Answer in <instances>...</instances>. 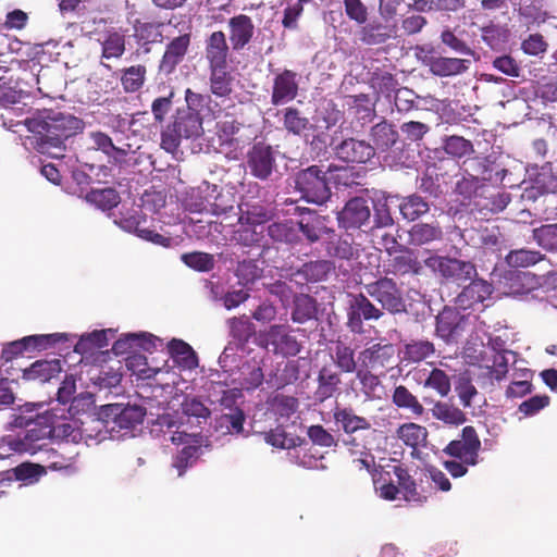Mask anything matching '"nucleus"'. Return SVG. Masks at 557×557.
I'll use <instances>...</instances> for the list:
<instances>
[{"label":"nucleus","instance_id":"obj_1","mask_svg":"<svg viewBox=\"0 0 557 557\" xmlns=\"http://www.w3.org/2000/svg\"><path fill=\"white\" fill-rule=\"evenodd\" d=\"M185 104L178 107L171 116L170 123L161 133V148L174 153L182 139H196L203 134V115L208 111L214 115L210 107V95H203L187 88L184 92Z\"/></svg>","mask_w":557,"mask_h":557},{"label":"nucleus","instance_id":"obj_2","mask_svg":"<svg viewBox=\"0 0 557 557\" xmlns=\"http://www.w3.org/2000/svg\"><path fill=\"white\" fill-rule=\"evenodd\" d=\"M24 125L39 136L37 145L40 151L60 148L67 138L84 129L81 119L52 109L36 110L25 119Z\"/></svg>","mask_w":557,"mask_h":557},{"label":"nucleus","instance_id":"obj_3","mask_svg":"<svg viewBox=\"0 0 557 557\" xmlns=\"http://www.w3.org/2000/svg\"><path fill=\"white\" fill-rule=\"evenodd\" d=\"M295 188L308 202L322 205L331 197V188L324 172L318 165H311L296 173Z\"/></svg>","mask_w":557,"mask_h":557},{"label":"nucleus","instance_id":"obj_4","mask_svg":"<svg viewBox=\"0 0 557 557\" xmlns=\"http://www.w3.org/2000/svg\"><path fill=\"white\" fill-rule=\"evenodd\" d=\"M367 295L379 304L382 311L391 314H399L406 311V302L403 292L396 281L388 276L367 283L363 286Z\"/></svg>","mask_w":557,"mask_h":557},{"label":"nucleus","instance_id":"obj_5","mask_svg":"<svg viewBox=\"0 0 557 557\" xmlns=\"http://www.w3.org/2000/svg\"><path fill=\"white\" fill-rule=\"evenodd\" d=\"M424 265L443 278L461 285L476 275L475 265L470 261L444 256H430Z\"/></svg>","mask_w":557,"mask_h":557},{"label":"nucleus","instance_id":"obj_6","mask_svg":"<svg viewBox=\"0 0 557 557\" xmlns=\"http://www.w3.org/2000/svg\"><path fill=\"white\" fill-rule=\"evenodd\" d=\"M383 315L382 309L370 300L367 293H359L351 297L347 311V326L354 334H362L363 321H377Z\"/></svg>","mask_w":557,"mask_h":557},{"label":"nucleus","instance_id":"obj_7","mask_svg":"<svg viewBox=\"0 0 557 557\" xmlns=\"http://www.w3.org/2000/svg\"><path fill=\"white\" fill-rule=\"evenodd\" d=\"M191 38V26H187L185 32L166 42L158 65L160 74L168 76L176 71V67L186 59L190 50Z\"/></svg>","mask_w":557,"mask_h":557},{"label":"nucleus","instance_id":"obj_8","mask_svg":"<svg viewBox=\"0 0 557 557\" xmlns=\"http://www.w3.org/2000/svg\"><path fill=\"white\" fill-rule=\"evenodd\" d=\"M263 346L275 355L294 357L300 352L301 345L292 335L288 326L283 324L271 325L262 335Z\"/></svg>","mask_w":557,"mask_h":557},{"label":"nucleus","instance_id":"obj_9","mask_svg":"<svg viewBox=\"0 0 557 557\" xmlns=\"http://www.w3.org/2000/svg\"><path fill=\"white\" fill-rule=\"evenodd\" d=\"M480 448L481 441L476 430L471 425H467L462 429L460 438L451 441L443 451L466 465L475 466Z\"/></svg>","mask_w":557,"mask_h":557},{"label":"nucleus","instance_id":"obj_10","mask_svg":"<svg viewBox=\"0 0 557 557\" xmlns=\"http://www.w3.org/2000/svg\"><path fill=\"white\" fill-rule=\"evenodd\" d=\"M246 158L250 174L261 181L268 180L276 168L275 151L263 141L255 143Z\"/></svg>","mask_w":557,"mask_h":557},{"label":"nucleus","instance_id":"obj_11","mask_svg":"<svg viewBox=\"0 0 557 557\" xmlns=\"http://www.w3.org/2000/svg\"><path fill=\"white\" fill-rule=\"evenodd\" d=\"M38 414L34 420L27 421L26 433L22 438H15L10 442L12 449L20 453L36 454L38 450H42V445L38 444L41 440L52 438L53 429H50L49 423H39Z\"/></svg>","mask_w":557,"mask_h":557},{"label":"nucleus","instance_id":"obj_12","mask_svg":"<svg viewBox=\"0 0 557 557\" xmlns=\"http://www.w3.org/2000/svg\"><path fill=\"white\" fill-rule=\"evenodd\" d=\"M371 210L368 200L363 197H354L349 199L337 215L339 226L349 228H360L369 222Z\"/></svg>","mask_w":557,"mask_h":557},{"label":"nucleus","instance_id":"obj_13","mask_svg":"<svg viewBox=\"0 0 557 557\" xmlns=\"http://www.w3.org/2000/svg\"><path fill=\"white\" fill-rule=\"evenodd\" d=\"M298 74L292 70H283L274 75L271 103L273 106L285 104L298 96Z\"/></svg>","mask_w":557,"mask_h":557},{"label":"nucleus","instance_id":"obj_14","mask_svg":"<svg viewBox=\"0 0 557 557\" xmlns=\"http://www.w3.org/2000/svg\"><path fill=\"white\" fill-rule=\"evenodd\" d=\"M400 253L389 260L387 273L397 277L420 276L423 274V263L418 259L416 252L401 247Z\"/></svg>","mask_w":557,"mask_h":557},{"label":"nucleus","instance_id":"obj_15","mask_svg":"<svg viewBox=\"0 0 557 557\" xmlns=\"http://www.w3.org/2000/svg\"><path fill=\"white\" fill-rule=\"evenodd\" d=\"M336 156L347 163H366L375 154V149L364 140L348 138L335 148Z\"/></svg>","mask_w":557,"mask_h":557},{"label":"nucleus","instance_id":"obj_16","mask_svg":"<svg viewBox=\"0 0 557 557\" xmlns=\"http://www.w3.org/2000/svg\"><path fill=\"white\" fill-rule=\"evenodd\" d=\"M230 47L222 30L213 32L205 41V57L209 69L227 67Z\"/></svg>","mask_w":557,"mask_h":557},{"label":"nucleus","instance_id":"obj_17","mask_svg":"<svg viewBox=\"0 0 557 557\" xmlns=\"http://www.w3.org/2000/svg\"><path fill=\"white\" fill-rule=\"evenodd\" d=\"M395 356V348L392 344L376 343L364 348L359 358L361 359V367L377 370L385 369L391 366Z\"/></svg>","mask_w":557,"mask_h":557},{"label":"nucleus","instance_id":"obj_18","mask_svg":"<svg viewBox=\"0 0 557 557\" xmlns=\"http://www.w3.org/2000/svg\"><path fill=\"white\" fill-rule=\"evenodd\" d=\"M230 41L234 51L243 50L252 39L255 25L250 16L238 14L228 20Z\"/></svg>","mask_w":557,"mask_h":557},{"label":"nucleus","instance_id":"obj_19","mask_svg":"<svg viewBox=\"0 0 557 557\" xmlns=\"http://www.w3.org/2000/svg\"><path fill=\"white\" fill-rule=\"evenodd\" d=\"M238 223L262 227L274 216L273 209L261 201H242L237 205Z\"/></svg>","mask_w":557,"mask_h":557},{"label":"nucleus","instance_id":"obj_20","mask_svg":"<svg viewBox=\"0 0 557 557\" xmlns=\"http://www.w3.org/2000/svg\"><path fill=\"white\" fill-rule=\"evenodd\" d=\"M470 281V284L462 289L456 299L458 306L463 310L471 309L475 305L482 304L490 298L494 289L492 284L482 278L472 277Z\"/></svg>","mask_w":557,"mask_h":557},{"label":"nucleus","instance_id":"obj_21","mask_svg":"<svg viewBox=\"0 0 557 557\" xmlns=\"http://www.w3.org/2000/svg\"><path fill=\"white\" fill-rule=\"evenodd\" d=\"M465 317L456 309L444 308L436 317V333L440 337L449 342L460 335L463 330Z\"/></svg>","mask_w":557,"mask_h":557},{"label":"nucleus","instance_id":"obj_22","mask_svg":"<svg viewBox=\"0 0 557 557\" xmlns=\"http://www.w3.org/2000/svg\"><path fill=\"white\" fill-rule=\"evenodd\" d=\"M317 383L314 396L317 400L323 403L338 392L342 384V373L331 364H324L318 373Z\"/></svg>","mask_w":557,"mask_h":557},{"label":"nucleus","instance_id":"obj_23","mask_svg":"<svg viewBox=\"0 0 557 557\" xmlns=\"http://www.w3.org/2000/svg\"><path fill=\"white\" fill-rule=\"evenodd\" d=\"M66 445L59 444L58 448H46L40 450L42 453L41 461L46 468V472L50 471H64L66 473L74 472L75 456L65 454Z\"/></svg>","mask_w":557,"mask_h":557},{"label":"nucleus","instance_id":"obj_24","mask_svg":"<svg viewBox=\"0 0 557 557\" xmlns=\"http://www.w3.org/2000/svg\"><path fill=\"white\" fill-rule=\"evenodd\" d=\"M330 356L335 369L342 374L356 373L359 370L355 349L343 341L334 343Z\"/></svg>","mask_w":557,"mask_h":557},{"label":"nucleus","instance_id":"obj_25","mask_svg":"<svg viewBox=\"0 0 557 557\" xmlns=\"http://www.w3.org/2000/svg\"><path fill=\"white\" fill-rule=\"evenodd\" d=\"M394 474L396 476V483L399 486V492L404 500L417 505H422L428 500V496L418 491L416 481L409 474L406 468L401 466H395Z\"/></svg>","mask_w":557,"mask_h":557},{"label":"nucleus","instance_id":"obj_26","mask_svg":"<svg viewBox=\"0 0 557 557\" xmlns=\"http://www.w3.org/2000/svg\"><path fill=\"white\" fill-rule=\"evenodd\" d=\"M45 474L46 468L42 465L22 462L18 466L0 473V484L4 482L10 484L14 480L28 482L32 484L37 482Z\"/></svg>","mask_w":557,"mask_h":557},{"label":"nucleus","instance_id":"obj_27","mask_svg":"<svg viewBox=\"0 0 557 557\" xmlns=\"http://www.w3.org/2000/svg\"><path fill=\"white\" fill-rule=\"evenodd\" d=\"M435 345L429 339H410L404 343L400 350L401 360L407 363L422 362L435 356Z\"/></svg>","mask_w":557,"mask_h":557},{"label":"nucleus","instance_id":"obj_28","mask_svg":"<svg viewBox=\"0 0 557 557\" xmlns=\"http://www.w3.org/2000/svg\"><path fill=\"white\" fill-rule=\"evenodd\" d=\"M61 371L62 367L59 359L37 360L24 370L22 377L25 381L46 383L58 376Z\"/></svg>","mask_w":557,"mask_h":557},{"label":"nucleus","instance_id":"obj_29","mask_svg":"<svg viewBox=\"0 0 557 557\" xmlns=\"http://www.w3.org/2000/svg\"><path fill=\"white\" fill-rule=\"evenodd\" d=\"M469 60L459 58L432 57L429 61L430 72L440 77L462 74L469 69Z\"/></svg>","mask_w":557,"mask_h":557},{"label":"nucleus","instance_id":"obj_30","mask_svg":"<svg viewBox=\"0 0 557 557\" xmlns=\"http://www.w3.org/2000/svg\"><path fill=\"white\" fill-rule=\"evenodd\" d=\"M409 244L424 246L443 239V230L438 222L416 223L408 231Z\"/></svg>","mask_w":557,"mask_h":557},{"label":"nucleus","instance_id":"obj_31","mask_svg":"<svg viewBox=\"0 0 557 557\" xmlns=\"http://www.w3.org/2000/svg\"><path fill=\"white\" fill-rule=\"evenodd\" d=\"M168 350L174 362L182 369L193 370L198 367V357L193 347L183 339L173 338Z\"/></svg>","mask_w":557,"mask_h":557},{"label":"nucleus","instance_id":"obj_32","mask_svg":"<svg viewBox=\"0 0 557 557\" xmlns=\"http://www.w3.org/2000/svg\"><path fill=\"white\" fill-rule=\"evenodd\" d=\"M397 198L399 200V213L408 222H414L430 211L429 202L417 194Z\"/></svg>","mask_w":557,"mask_h":557},{"label":"nucleus","instance_id":"obj_33","mask_svg":"<svg viewBox=\"0 0 557 557\" xmlns=\"http://www.w3.org/2000/svg\"><path fill=\"white\" fill-rule=\"evenodd\" d=\"M58 411L55 408L45 411L39 417V423H49L50 429H53L52 438L67 440L73 436L75 429L66 421L65 409H61L60 414Z\"/></svg>","mask_w":557,"mask_h":557},{"label":"nucleus","instance_id":"obj_34","mask_svg":"<svg viewBox=\"0 0 557 557\" xmlns=\"http://www.w3.org/2000/svg\"><path fill=\"white\" fill-rule=\"evenodd\" d=\"M333 417L335 422L341 424L346 434L371 429L370 421L364 417L356 414L352 408H337Z\"/></svg>","mask_w":557,"mask_h":557},{"label":"nucleus","instance_id":"obj_35","mask_svg":"<svg viewBox=\"0 0 557 557\" xmlns=\"http://www.w3.org/2000/svg\"><path fill=\"white\" fill-rule=\"evenodd\" d=\"M292 320L295 323L304 324L317 319L318 302L315 298L307 294H298L293 299Z\"/></svg>","mask_w":557,"mask_h":557},{"label":"nucleus","instance_id":"obj_36","mask_svg":"<svg viewBox=\"0 0 557 557\" xmlns=\"http://www.w3.org/2000/svg\"><path fill=\"white\" fill-rule=\"evenodd\" d=\"M147 79V67L144 64L131 65L120 70V83L126 94L139 91Z\"/></svg>","mask_w":557,"mask_h":557},{"label":"nucleus","instance_id":"obj_37","mask_svg":"<svg viewBox=\"0 0 557 557\" xmlns=\"http://www.w3.org/2000/svg\"><path fill=\"white\" fill-rule=\"evenodd\" d=\"M392 401L397 408L408 410L414 418L424 413L422 404L405 385H398L394 388Z\"/></svg>","mask_w":557,"mask_h":557},{"label":"nucleus","instance_id":"obj_38","mask_svg":"<svg viewBox=\"0 0 557 557\" xmlns=\"http://www.w3.org/2000/svg\"><path fill=\"white\" fill-rule=\"evenodd\" d=\"M326 253L341 260H352L359 256L358 249L348 237L332 236L325 244Z\"/></svg>","mask_w":557,"mask_h":557},{"label":"nucleus","instance_id":"obj_39","mask_svg":"<svg viewBox=\"0 0 557 557\" xmlns=\"http://www.w3.org/2000/svg\"><path fill=\"white\" fill-rule=\"evenodd\" d=\"M393 28L381 22H372L361 27L359 39L368 46L381 45L392 37Z\"/></svg>","mask_w":557,"mask_h":557},{"label":"nucleus","instance_id":"obj_40","mask_svg":"<svg viewBox=\"0 0 557 557\" xmlns=\"http://www.w3.org/2000/svg\"><path fill=\"white\" fill-rule=\"evenodd\" d=\"M114 424L120 430H132L137 424L143 423L146 411L140 406H126L124 408L115 407Z\"/></svg>","mask_w":557,"mask_h":557},{"label":"nucleus","instance_id":"obj_41","mask_svg":"<svg viewBox=\"0 0 557 557\" xmlns=\"http://www.w3.org/2000/svg\"><path fill=\"white\" fill-rule=\"evenodd\" d=\"M397 436L406 446L417 448L426 442L428 430L423 425L408 422L397 429Z\"/></svg>","mask_w":557,"mask_h":557},{"label":"nucleus","instance_id":"obj_42","mask_svg":"<svg viewBox=\"0 0 557 557\" xmlns=\"http://www.w3.org/2000/svg\"><path fill=\"white\" fill-rule=\"evenodd\" d=\"M334 269L335 264L330 260H315L304 263L298 273L308 282L317 283L324 281Z\"/></svg>","mask_w":557,"mask_h":557},{"label":"nucleus","instance_id":"obj_43","mask_svg":"<svg viewBox=\"0 0 557 557\" xmlns=\"http://www.w3.org/2000/svg\"><path fill=\"white\" fill-rule=\"evenodd\" d=\"M283 125L288 133L294 135H300L313 128L309 119L294 107H288L283 111Z\"/></svg>","mask_w":557,"mask_h":557},{"label":"nucleus","instance_id":"obj_44","mask_svg":"<svg viewBox=\"0 0 557 557\" xmlns=\"http://www.w3.org/2000/svg\"><path fill=\"white\" fill-rule=\"evenodd\" d=\"M545 257L546 256L539 250L521 248L509 251L505 259L509 267L528 268L543 261Z\"/></svg>","mask_w":557,"mask_h":557},{"label":"nucleus","instance_id":"obj_45","mask_svg":"<svg viewBox=\"0 0 557 557\" xmlns=\"http://www.w3.org/2000/svg\"><path fill=\"white\" fill-rule=\"evenodd\" d=\"M227 323L232 338L239 346H245L256 333L255 324L246 317L232 318Z\"/></svg>","mask_w":557,"mask_h":557},{"label":"nucleus","instance_id":"obj_46","mask_svg":"<svg viewBox=\"0 0 557 557\" xmlns=\"http://www.w3.org/2000/svg\"><path fill=\"white\" fill-rule=\"evenodd\" d=\"M431 411L435 419L447 424L460 425L467 421V417L462 410L447 403H435Z\"/></svg>","mask_w":557,"mask_h":557},{"label":"nucleus","instance_id":"obj_47","mask_svg":"<svg viewBox=\"0 0 557 557\" xmlns=\"http://www.w3.org/2000/svg\"><path fill=\"white\" fill-rule=\"evenodd\" d=\"M532 238L544 250L557 253V224H543L532 230Z\"/></svg>","mask_w":557,"mask_h":557},{"label":"nucleus","instance_id":"obj_48","mask_svg":"<svg viewBox=\"0 0 557 557\" xmlns=\"http://www.w3.org/2000/svg\"><path fill=\"white\" fill-rule=\"evenodd\" d=\"M86 200L102 211H108L119 205L120 195L113 188L92 189L86 195Z\"/></svg>","mask_w":557,"mask_h":557},{"label":"nucleus","instance_id":"obj_49","mask_svg":"<svg viewBox=\"0 0 557 557\" xmlns=\"http://www.w3.org/2000/svg\"><path fill=\"white\" fill-rule=\"evenodd\" d=\"M356 379L358 380L361 386V392L367 399L380 398L377 392L382 387V383L380 377L374 374L372 370L363 367L359 368L356 372Z\"/></svg>","mask_w":557,"mask_h":557},{"label":"nucleus","instance_id":"obj_50","mask_svg":"<svg viewBox=\"0 0 557 557\" xmlns=\"http://www.w3.org/2000/svg\"><path fill=\"white\" fill-rule=\"evenodd\" d=\"M226 69L227 67L209 69L210 90L213 95L218 97H226L232 91V78L230 74L226 72Z\"/></svg>","mask_w":557,"mask_h":557},{"label":"nucleus","instance_id":"obj_51","mask_svg":"<svg viewBox=\"0 0 557 557\" xmlns=\"http://www.w3.org/2000/svg\"><path fill=\"white\" fill-rule=\"evenodd\" d=\"M371 137L379 149H388L398 139V133L387 122L375 124L371 128Z\"/></svg>","mask_w":557,"mask_h":557},{"label":"nucleus","instance_id":"obj_52","mask_svg":"<svg viewBox=\"0 0 557 557\" xmlns=\"http://www.w3.org/2000/svg\"><path fill=\"white\" fill-rule=\"evenodd\" d=\"M200 447L196 444L185 445L173 458L172 466L177 470V475L182 476L198 459Z\"/></svg>","mask_w":557,"mask_h":557},{"label":"nucleus","instance_id":"obj_53","mask_svg":"<svg viewBox=\"0 0 557 557\" xmlns=\"http://www.w3.org/2000/svg\"><path fill=\"white\" fill-rule=\"evenodd\" d=\"M109 345L108 333L106 330H97L91 333L82 335L75 345V351L84 354L86 350L95 348L101 349Z\"/></svg>","mask_w":557,"mask_h":557},{"label":"nucleus","instance_id":"obj_54","mask_svg":"<svg viewBox=\"0 0 557 557\" xmlns=\"http://www.w3.org/2000/svg\"><path fill=\"white\" fill-rule=\"evenodd\" d=\"M101 47L102 58L119 59L125 52V36L117 32L109 33L104 40L101 42Z\"/></svg>","mask_w":557,"mask_h":557},{"label":"nucleus","instance_id":"obj_55","mask_svg":"<svg viewBox=\"0 0 557 557\" xmlns=\"http://www.w3.org/2000/svg\"><path fill=\"white\" fill-rule=\"evenodd\" d=\"M65 334H42V335H29L23 337V344L25 351L45 350L61 339H65Z\"/></svg>","mask_w":557,"mask_h":557},{"label":"nucleus","instance_id":"obj_56","mask_svg":"<svg viewBox=\"0 0 557 557\" xmlns=\"http://www.w3.org/2000/svg\"><path fill=\"white\" fill-rule=\"evenodd\" d=\"M445 152L455 158H462L473 151V145L462 136H448L444 139Z\"/></svg>","mask_w":557,"mask_h":557},{"label":"nucleus","instance_id":"obj_57","mask_svg":"<svg viewBox=\"0 0 557 557\" xmlns=\"http://www.w3.org/2000/svg\"><path fill=\"white\" fill-rule=\"evenodd\" d=\"M183 262L199 272H208L214 268V257L207 252L194 251L182 256Z\"/></svg>","mask_w":557,"mask_h":557},{"label":"nucleus","instance_id":"obj_58","mask_svg":"<svg viewBox=\"0 0 557 557\" xmlns=\"http://www.w3.org/2000/svg\"><path fill=\"white\" fill-rule=\"evenodd\" d=\"M246 420L244 411L238 408H231L228 413L220 417V425L225 428L231 434H239L244 431V422Z\"/></svg>","mask_w":557,"mask_h":557},{"label":"nucleus","instance_id":"obj_59","mask_svg":"<svg viewBox=\"0 0 557 557\" xmlns=\"http://www.w3.org/2000/svg\"><path fill=\"white\" fill-rule=\"evenodd\" d=\"M262 233V230L258 231V226L239 224V227L234 231L233 238L243 246L251 247L261 242Z\"/></svg>","mask_w":557,"mask_h":557},{"label":"nucleus","instance_id":"obj_60","mask_svg":"<svg viewBox=\"0 0 557 557\" xmlns=\"http://www.w3.org/2000/svg\"><path fill=\"white\" fill-rule=\"evenodd\" d=\"M424 386L437 392L442 397H445L450 392L449 376L442 369H433L424 382Z\"/></svg>","mask_w":557,"mask_h":557},{"label":"nucleus","instance_id":"obj_61","mask_svg":"<svg viewBox=\"0 0 557 557\" xmlns=\"http://www.w3.org/2000/svg\"><path fill=\"white\" fill-rule=\"evenodd\" d=\"M95 147L98 150H101L109 157H121L124 158L126 156V150L116 147L111 137L102 132H94L90 135Z\"/></svg>","mask_w":557,"mask_h":557},{"label":"nucleus","instance_id":"obj_62","mask_svg":"<svg viewBox=\"0 0 557 557\" xmlns=\"http://www.w3.org/2000/svg\"><path fill=\"white\" fill-rule=\"evenodd\" d=\"M549 404L550 397L548 395H535L522 401L518 406V412L525 418L533 417L537 414L541 410L548 407Z\"/></svg>","mask_w":557,"mask_h":557},{"label":"nucleus","instance_id":"obj_63","mask_svg":"<svg viewBox=\"0 0 557 557\" xmlns=\"http://www.w3.org/2000/svg\"><path fill=\"white\" fill-rule=\"evenodd\" d=\"M535 188L542 194L557 193V174L550 166H543L534 180Z\"/></svg>","mask_w":557,"mask_h":557},{"label":"nucleus","instance_id":"obj_64","mask_svg":"<svg viewBox=\"0 0 557 557\" xmlns=\"http://www.w3.org/2000/svg\"><path fill=\"white\" fill-rule=\"evenodd\" d=\"M419 97L408 88H400L396 90L394 104L398 112L408 113L412 110L419 109L417 99Z\"/></svg>","mask_w":557,"mask_h":557}]
</instances>
